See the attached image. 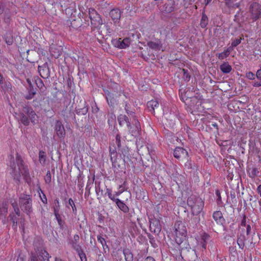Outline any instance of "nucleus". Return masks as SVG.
Wrapping results in <instances>:
<instances>
[{
	"instance_id": "obj_1",
	"label": "nucleus",
	"mask_w": 261,
	"mask_h": 261,
	"mask_svg": "<svg viewBox=\"0 0 261 261\" xmlns=\"http://www.w3.org/2000/svg\"><path fill=\"white\" fill-rule=\"evenodd\" d=\"M7 165L9 167L10 173L15 180L19 181L21 175L27 182H30L31 178L28 169L24 165L18 153L16 154L15 157L12 154L9 155L8 157Z\"/></svg>"
},
{
	"instance_id": "obj_2",
	"label": "nucleus",
	"mask_w": 261,
	"mask_h": 261,
	"mask_svg": "<svg viewBox=\"0 0 261 261\" xmlns=\"http://www.w3.org/2000/svg\"><path fill=\"white\" fill-rule=\"evenodd\" d=\"M173 229L176 243L178 245L181 244L186 238L187 230L185 225L181 221H176Z\"/></svg>"
},
{
	"instance_id": "obj_3",
	"label": "nucleus",
	"mask_w": 261,
	"mask_h": 261,
	"mask_svg": "<svg viewBox=\"0 0 261 261\" xmlns=\"http://www.w3.org/2000/svg\"><path fill=\"white\" fill-rule=\"evenodd\" d=\"M187 203L191 207L192 214L196 216L202 211L204 205L202 200L194 196H191L188 198Z\"/></svg>"
},
{
	"instance_id": "obj_4",
	"label": "nucleus",
	"mask_w": 261,
	"mask_h": 261,
	"mask_svg": "<svg viewBox=\"0 0 261 261\" xmlns=\"http://www.w3.org/2000/svg\"><path fill=\"white\" fill-rule=\"evenodd\" d=\"M118 121L120 125H123L126 123L129 132L133 136H137L139 133L140 129H141L140 125L138 121L134 119V125L135 127H132L130 123L128 120L127 117L124 115H120L118 117Z\"/></svg>"
},
{
	"instance_id": "obj_5",
	"label": "nucleus",
	"mask_w": 261,
	"mask_h": 261,
	"mask_svg": "<svg viewBox=\"0 0 261 261\" xmlns=\"http://www.w3.org/2000/svg\"><path fill=\"white\" fill-rule=\"evenodd\" d=\"M34 246L36 252L38 254V256L41 261H49L51 256L43 248L42 240L35 241L34 242Z\"/></svg>"
},
{
	"instance_id": "obj_6",
	"label": "nucleus",
	"mask_w": 261,
	"mask_h": 261,
	"mask_svg": "<svg viewBox=\"0 0 261 261\" xmlns=\"http://www.w3.org/2000/svg\"><path fill=\"white\" fill-rule=\"evenodd\" d=\"M19 205L21 210L29 214L32 210V199L30 195L22 194L19 197Z\"/></svg>"
},
{
	"instance_id": "obj_7",
	"label": "nucleus",
	"mask_w": 261,
	"mask_h": 261,
	"mask_svg": "<svg viewBox=\"0 0 261 261\" xmlns=\"http://www.w3.org/2000/svg\"><path fill=\"white\" fill-rule=\"evenodd\" d=\"M89 17L91 19V25L94 28H98L102 24V19L100 15L94 9H89Z\"/></svg>"
},
{
	"instance_id": "obj_8",
	"label": "nucleus",
	"mask_w": 261,
	"mask_h": 261,
	"mask_svg": "<svg viewBox=\"0 0 261 261\" xmlns=\"http://www.w3.org/2000/svg\"><path fill=\"white\" fill-rule=\"evenodd\" d=\"M250 12L252 19L254 21L261 17V5L257 3H253L250 6Z\"/></svg>"
},
{
	"instance_id": "obj_9",
	"label": "nucleus",
	"mask_w": 261,
	"mask_h": 261,
	"mask_svg": "<svg viewBox=\"0 0 261 261\" xmlns=\"http://www.w3.org/2000/svg\"><path fill=\"white\" fill-rule=\"evenodd\" d=\"M131 43V39L129 38H125L123 39L119 38L113 41L114 46L119 48H125L129 46Z\"/></svg>"
},
{
	"instance_id": "obj_10",
	"label": "nucleus",
	"mask_w": 261,
	"mask_h": 261,
	"mask_svg": "<svg viewBox=\"0 0 261 261\" xmlns=\"http://www.w3.org/2000/svg\"><path fill=\"white\" fill-rule=\"evenodd\" d=\"M10 112L11 113H14V115L17 118V119L22 123L24 125H28L30 123L29 120L28 118L25 116L24 113L22 111V113L18 114L17 112L15 111V109L12 108L10 109Z\"/></svg>"
},
{
	"instance_id": "obj_11",
	"label": "nucleus",
	"mask_w": 261,
	"mask_h": 261,
	"mask_svg": "<svg viewBox=\"0 0 261 261\" xmlns=\"http://www.w3.org/2000/svg\"><path fill=\"white\" fill-rule=\"evenodd\" d=\"M188 155L187 151L182 147H176L174 150V156L176 159H186Z\"/></svg>"
},
{
	"instance_id": "obj_12",
	"label": "nucleus",
	"mask_w": 261,
	"mask_h": 261,
	"mask_svg": "<svg viewBox=\"0 0 261 261\" xmlns=\"http://www.w3.org/2000/svg\"><path fill=\"white\" fill-rule=\"evenodd\" d=\"M38 71L40 76L43 79H47L50 76V71L47 63L39 66Z\"/></svg>"
},
{
	"instance_id": "obj_13",
	"label": "nucleus",
	"mask_w": 261,
	"mask_h": 261,
	"mask_svg": "<svg viewBox=\"0 0 261 261\" xmlns=\"http://www.w3.org/2000/svg\"><path fill=\"white\" fill-rule=\"evenodd\" d=\"M23 113L27 114L28 116L30 117V119L31 122L33 123H36V121L37 120V116L34 111L31 108L29 107H25L23 108L22 110Z\"/></svg>"
},
{
	"instance_id": "obj_14",
	"label": "nucleus",
	"mask_w": 261,
	"mask_h": 261,
	"mask_svg": "<svg viewBox=\"0 0 261 261\" xmlns=\"http://www.w3.org/2000/svg\"><path fill=\"white\" fill-rule=\"evenodd\" d=\"M55 130L57 136L59 138H64L65 135V130L63 125L60 121H57L55 125Z\"/></svg>"
},
{
	"instance_id": "obj_15",
	"label": "nucleus",
	"mask_w": 261,
	"mask_h": 261,
	"mask_svg": "<svg viewBox=\"0 0 261 261\" xmlns=\"http://www.w3.org/2000/svg\"><path fill=\"white\" fill-rule=\"evenodd\" d=\"M147 45L150 48L156 51L160 50H163V49L162 48V45L161 41L159 40L155 41H149L147 43Z\"/></svg>"
},
{
	"instance_id": "obj_16",
	"label": "nucleus",
	"mask_w": 261,
	"mask_h": 261,
	"mask_svg": "<svg viewBox=\"0 0 261 261\" xmlns=\"http://www.w3.org/2000/svg\"><path fill=\"white\" fill-rule=\"evenodd\" d=\"M174 9V1L167 0V2L165 3L164 5L163 6V8H162L161 9L162 10L165 11L166 13H170L173 11Z\"/></svg>"
},
{
	"instance_id": "obj_17",
	"label": "nucleus",
	"mask_w": 261,
	"mask_h": 261,
	"mask_svg": "<svg viewBox=\"0 0 261 261\" xmlns=\"http://www.w3.org/2000/svg\"><path fill=\"white\" fill-rule=\"evenodd\" d=\"M79 236L78 234H74L73 239L70 241V243L72 247L75 251H79L81 249V246L78 243L79 241Z\"/></svg>"
},
{
	"instance_id": "obj_18",
	"label": "nucleus",
	"mask_w": 261,
	"mask_h": 261,
	"mask_svg": "<svg viewBox=\"0 0 261 261\" xmlns=\"http://www.w3.org/2000/svg\"><path fill=\"white\" fill-rule=\"evenodd\" d=\"M110 16L114 22H117L120 18V11L118 9H112L110 12Z\"/></svg>"
},
{
	"instance_id": "obj_19",
	"label": "nucleus",
	"mask_w": 261,
	"mask_h": 261,
	"mask_svg": "<svg viewBox=\"0 0 261 261\" xmlns=\"http://www.w3.org/2000/svg\"><path fill=\"white\" fill-rule=\"evenodd\" d=\"M150 228L151 231L154 232H159L161 230V226L158 221L151 222L150 224Z\"/></svg>"
},
{
	"instance_id": "obj_20",
	"label": "nucleus",
	"mask_w": 261,
	"mask_h": 261,
	"mask_svg": "<svg viewBox=\"0 0 261 261\" xmlns=\"http://www.w3.org/2000/svg\"><path fill=\"white\" fill-rule=\"evenodd\" d=\"M213 216L217 223H220L221 224H223L224 219L222 217V214L220 211L215 212Z\"/></svg>"
},
{
	"instance_id": "obj_21",
	"label": "nucleus",
	"mask_w": 261,
	"mask_h": 261,
	"mask_svg": "<svg viewBox=\"0 0 261 261\" xmlns=\"http://www.w3.org/2000/svg\"><path fill=\"white\" fill-rule=\"evenodd\" d=\"M8 212V205L6 203L0 204V217L5 218Z\"/></svg>"
},
{
	"instance_id": "obj_22",
	"label": "nucleus",
	"mask_w": 261,
	"mask_h": 261,
	"mask_svg": "<svg viewBox=\"0 0 261 261\" xmlns=\"http://www.w3.org/2000/svg\"><path fill=\"white\" fill-rule=\"evenodd\" d=\"M147 106L149 111L154 112L155 108L158 107L159 103L156 100H151L147 102Z\"/></svg>"
},
{
	"instance_id": "obj_23",
	"label": "nucleus",
	"mask_w": 261,
	"mask_h": 261,
	"mask_svg": "<svg viewBox=\"0 0 261 261\" xmlns=\"http://www.w3.org/2000/svg\"><path fill=\"white\" fill-rule=\"evenodd\" d=\"M9 216L10 217V220L13 222V225H12L13 228L14 229H16L17 228L18 224L17 220H18L19 217H18L16 215H14L13 213L10 214Z\"/></svg>"
},
{
	"instance_id": "obj_24",
	"label": "nucleus",
	"mask_w": 261,
	"mask_h": 261,
	"mask_svg": "<svg viewBox=\"0 0 261 261\" xmlns=\"http://www.w3.org/2000/svg\"><path fill=\"white\" fill-rule=\"evenodd\" d=\"M123 254L126 261L133 260V255L129 249H124Z\"/></svg>"
},
{
	"instance_id": "obj_25",
	"label": "nucleus",
	"mask_w": 261,
	"mask_h": 261,
	"mask_svg": "<svg viewBox=\"0 0 261 261\" xmlns=\"http://www.w3.org/2000/svg\"><path fill=\"white\" fill-rule=\"evenodd\" d=\"M118 208L124 213L128 212V207L121 200L118 201L116 204Z\"/></svg>"
},
{
	"instance_id": "obj_26",
	"label": "nucleus",
	"mask_w": 261,
	"mask_h": 261,
	"mask_svg": "<svg viewBox=\"0 0 261 261\" xmlns=\"http://www.w3.org/2000/svg\"><path fill=\"white\" fill-rule=\"evenodd\" d=\"M207 23L208 18L205 14H203L200 21V25L201 28H204L206 27Z\"/></svg>"
},
{
	"instance_id": "obj_27",
	"label": "nucleus",
	"mask_w": 261,
	"mask_h": 261,
	"mask_svg": "<svg viewBox=\"0 0 261 261\" xmlns=\"http://www.w3.org/2000/svg\"><path fill=\"white\" fill-rule=\"evenodd\" d=\"M54 214L56 217V218L58 222V224L60 226L62 225V221L61 220V217L59 213V210L57 208H54Z\"/></svg>"
},
{
	"instance_id": "obj_28",
	"label": "nucleus",
	"mask_w": 261,
	"mask_h": 261,
	"mask_svg": "<svg viewBox=\"0 0 261 261\" xmlns=\"http://www.w3.org/2000/svg\"><path fill=\"white\" fill-rule=\"evenodd\" d=\"M35 82H36V84L37 86L40 90H44L45 86H44L43 81L40 79H37L36 80Z\"/></svg>"
},
{
	"instance_id": "obj_29",
	"label": "nucleus",
	"mask_w": 261,
	"mask_h": 261,
	"mask_svg": "<svg viewBox=\"0 0 261 261\" xmlns=\"http://www.w3.org/2000/svg\"><path fill=\"white\" fill-rule=\"evenodd\" d=\"M36 93V91L33 88H31L29 92V94L25 96V98L27 99H31L34 97Z\"/></svg>"
},
{
	"instance_id": "obj_30",
	"label": "nucleus",
	"mask_w": 261,
	"mask_h": 261,
	"mask_svg": "<svg viewBox=\"0 0 261 261\" xmlns=\"http://www.w3.org/2000/svg\"><path fill=\"white\" fill-rule=\"evenodd\" d=\"M76 252L78 253L81 261H87V258L85 254L84 253V252L82 251V248L80 249V250L79 251H76Z\"/></svg>"
},
{
	"instance_id": "obj_31",
	"label": "nucleus",
	"mask_w": 261,
	"mask_h": 261,
	"mask_svg": "<svg viewBox=\"0 0 261 261\" xmlns=\"http://www.w3.org/2000/svg\"><path fill=\"white\" fill-rule=\"evenodd\" d=\"M242 39V38L241 37H239L237 38L234 40H233V41L231 43L232 47H234L237 46V45H238L239 44H240L241 43Z\"/></svg>"
},
{
	"instance_id": "obj_32",
	"label": "nucleus",
	"mask_w": 261,
	"mask_h": 261,
	"mask_svg": "<svg viewBox=\"0 0 261 261\" xmlns=\"http://www.w3.org/2000/svg\"><path fill=\"white\" fill-rule=\"evenodd\" d=\"M39 161L41 164H44L45 162L46 158L45 153L43 151H40L39 154Z\"/></svg>"
},
{
	"instance_id": "obj_33",
	"label": "nucleus",
	"mask_w": 261,
	"mask_h": 261,
	"mask_svg": "<svg viewBox=\"0 0 261 261\" xmlns=\"http://www.w3.org/2000/svg\"><path fill=\"white\" fill-rule=\"evenodd\" d=\"M68 204L70 206H71L73 213L75 214L76 213V208L73 200L71 198L69 199Z\"/></svg>"
},
{
	"instance_id": "obj_34",
	"label": "nucleus",
	"mask_w": 261,
	"mask_h": 261,
	"mask_svg": "<svg viewBox=\"0 0 261 261\" xmlns=\"http://www.w3.org/2000/svg\"><path fill=\"white\" fill-rule=\"evenodd\" d=\"M220 69L224 73H228V64L227 63H223L221 65Z\"/></svg>"
},
{
	"instance_id": "obj_35",
	"label": "nucleus",
	"mask_w": 261,
	"mask_h": 261,
	"mask_svg": "<svg viewBox=\"0 0 261 261\" xmlns=\"http://www.w3.org/2000/svg\"><path fill=\"white\" fill-rule=\"evenodd\" d=\"M97 240L102 245V246H103V248L105 247V246H106L107 247H108L106 241L103 237H102L100 236H97Z\"/></svg>"
},
{
	"instance_id": "obj_36",
	"label": "nucleus",
	"mask_w": 261,
	"mask_h": 261,
	"mask_svg": "<svg viewBox=\"0 0 261 261\" xmlns=\"http://www.w3.org/2000/svg\"><path fill=\"white\" fill-rule=\"evenodd\" d=\"M12 205L13 206L14 211L15 213V215H16L18 217H19L20 216V211H19L18 207L17 206V203L14 202V203H13L12 204Z\"/></svg>"
},
{
	"instance_id": "obj_37",
	"label": "nucleus",
	"mask_w": 261,
	"mask_h": 261,
	"mask_svg": "<svg viewBox=\"0 0 261 261\" xmlns=\"http://www.w3.org/2000/svg\"><path fill=\"white\" fill-rule=\"evenodd\" d=\"M237 244L239 246V248L243 249L244 247V239L239 238L237 240Z\"/></svg>"
},
{
	"instance_id": "obj_38",
	"label": "nucleus",
	"mask_w": 261,
	"mask_h": 261,
	"mask_svg": "<svg viewBox=\"0 0 261 261\" xmlns=\"http://www.w3.org/2000/svg\"><path fill=\"white\" fill-rule=\"evenodd\" d=\"M248 97L246 95H244L242 97L239 98V99L238 100V101L241 103H245L248 101Z\"/></svg>"
},
{
	"instance_id": "obj_39",
	"label": "nucleus",
	"mask_w": 261,
	"mask_h": 261,
	"mask_svg": "<svg viewBox=\"0 0 261 261\" xmlns=\"http://www.w3.org/2000/svg\"><path fill=\"white\" fill-rule=\"evenodd\" d=\"M209 238V236L207 234H204L202 236V240H203V242L202 243V246L203 248H205L206 246V240H207Z\"/></svg>"
},
{
	"instance_id": "obj_40",
	"label": "nucleus",
	"mask_w": 261,
	"mask_h": 261,
	"mask_svg": "<svg viewBox=\"0 0 261 261\" xmlns=\"http://www.w3.org/2000/svg\"><path fill=\"white\" fill-rule=\"evenodd\" d=\"M45 182L47 183H49L51 181V174L49 171H48L45 177Z\"/></svg>"
},
{
	"instance_id": "obj_41",
	"label": "nucleus",
	"mask_w": 261,
	"mask_h": 261,
	"mask_svg": "<svg viewBox=\"0 0 261 261\" xmlns=\"http://www.w3.org/2000/svg\"><path fill=\"white\" fill-rule=\"evenodd\" d=\"M246 77L249 79L253 80L255 77V75L251 72V71H249V72L246 73Z\"/></svg>"
},
{
	"instance_id": "obj_42",
	"label": "nucleus",
	"mask_w": 261,
	"mask_h": 261,
	"mask_svg": "<svg viewBox=\"0 0 261 261\" xmlns=\"http://www.w3.org/2000/svg\"><path fill=\"white\" fill-rule=\"evenodd\" d=\"M106 194L108 195L109 198H112V197L114 195L113 194H112V189L109 188H107Z\"/></svg>"
},
{
	"instance_id": "obj_43",
	"label": "nucleus",
	"mask_w": 261,
	"mask_h": 261,
	"mask_svg": "<svg viewBox=\"0 0 261 261\" xmlns=\"http://www.w3.org/2000/svg\"><path fill=\"white\" fill-rule=\"evenodd\" d=\"M255 76L258 79L261 80V67L257 70Z\"/></svg>"
},
{
	"instance_id": "obj_44",
	"label": "nucleus",
	"mask_w": 261,
	"mask_h": 261,
	"mask_svg": "<svg viewBox=\"0 0 261 261\" xmlns=\"http://www.w3.org/2000/svg\"><path fill=\"white\" fill-rule=\"evenodd\" d=\"M111 94L110 93L108 94V95L106 96L107 102H108L109 105H110V103H111V105L112 106V100L111 99Z\"/></svg>"
},
{
	"instance_id": "obj_45",
	"label": "nucleus",
	"mask_w": 261,
	"mask_h": 261,
	"mask_svg": "<svg viewBox=\"0 0 261 261\" xmlns=\"http://www.w3.org/2000/svg\"><path fill=\"white\" fill-rule=\"evenodd\" d=\"M19 227L20 229H22V231H24V220L22 219H21V220H20Z\"/></svg>"
},
{
	"instance_id": "obj_46",
	"label": "nucleus",
	"mask_w": 261,
	"mask_h": 261,
	"mask_svg": "<svg viewBox=\"0 0 261 261\" xmlns=\"http://www.w3.org/2000/svg\"><path fill=\"white\" fill-rule=\"evenodd\" d=\"M4 19L5 22L8 23L10 22V16L8 15H6L5 16Z\"/></svg>"
},
{
	"instance_id": "obj_47",
	"label": "nucleus",
	"mask_w": 261,
	"mask_h": 261,
	"mask_svg": "<svg viewBox=\"0 0 261 261\" xmlns=\"http://www.w3.org/2000/svg\"><path fill=\"white\" fill-rule=\"evenodd\" d=\"M115 196H116L114 195L112 197V198H110V199L111 200H112L113 201L115 202L116 203V204H117L118 202V201H119L120 200L119 199H118V198H115Z\"/></svg>"
},
{
	"instance_id": "obj_48",
	"label": "nucleus",
	"mask_w": 261,
	"mask_h": 261,
	"mask_svg": "<svg viewBox=\"0 0 261 261\" xmlns=\"http://www.w3.org/2000/svg\"><path fill=\"white\" fill-rule=\"evenodd\" d=\"M120 136L119 135H117L116 137V142L118 146H120Z\"/></svg>"
},
{
	"instance_id": "obj_49",
	"label": "nucleus",
	"mask_w": 261,
	"mask_h": 261,
	"mask_svg": "<svg viewBox=\"0 0 261 261\" xmlns=\"http://www.w3.org/2000/svg\"><path fill=\"white\" fill-rule=\"evenodd\" d=\"M253 85L254 86V87H260L261 86V80L260 81H257V82H255L254 83V84H253Z\"/></svg>"
},
{
	"instance_id": "obj_50",
	"label": "nucleus",
	"mask_w": 261,
	"mask_h": 261,
	"mask_svg": "<svg viewBox=\"0 0 261 261\" xmlns=\"http://www.w3.org/2000/svg\"><path fill=\"white\" fill-rule=\"evenodd\" d=\"M216 194L217 197H218L217 200L218 201H220V200H221L220 193L218 190H216Z\"/></svg>"
},
{
	"instance_id": "obj_51",
	"label": "nucleus",
	"mask_w": 261,
	"mask_h": 261,
	"mask_svg": "<svg viewBox=\"0 0 261 261\" xmlns=\"http://www.w3.org/2000/svg\"><path fill=\"white\" fill-rule=\"evenodd\" d=\"M251 229V226L249 225H247V227H246V234H248V235L249 234Z\"/></svg>"
},
{
	"instance_id": "obj_52",
	"label": "nucleus",
	"mask_w": 261,
	"mask_h": 261,
	"mask_svg": "<svg viewBox=\"0 0 261 261\" xmlns=\"http://www.w3.org/2000/svg\"><path fill=\"white\" fill-rule=\"evenodd\" d=\"M43 197H42L41 196H40L42 201L44 203H47V198L44 194L43 195Z\"/></svg>"
},
{
	"instance_id": "obj_53",
	"label": "nucleus",
	"mask_w": 261,
	"mask_h": 261,
	"mask_svg": "<svg viewBox=\"0 0 261 261\" xmlns=\"http://www.w3.org/2000/svg\"><path fill=\"white\" fill-rule=\"evenodd\" d=\"M257 192L261 197V184L259 185L257 188Z\"/></svg>"
},
{
	"instance_id": "obj_54",
	"label": "nucleus",
	"mask_w": 261,
	"mask_h": 261,
	"mask_svg": "<svg viewBox=\"0 0 261 261\" xmlns=\"http://www.w3.org/2000/svg\"><path fill=\"white\" fill-rule=\"evenodd\" d=\"M6 42L9 45L12 44V43L13 42V39L12 38H10L9 39H6Z\"/></svg>"
},
{
	"instance_id": "obj_55",
	"label": "nucleus",
	"mask_w": 261,
	"mask_h": 261,
	"mask_svg": "<svg viewBox=\"0 0 261 261\" xmlns=\"http://www.w3.org/2000/svg\"><path fill=\"white\" fill-rule=\"evenodd\" d=\"M194 223L197 224L199 221V218L197 217H195L193 219Z\"/></svg>"
},
{
	"instance_id": "obj_56",
	"label": "nucleus",
	"mask_w": 261,
	"mask_h": 261,
	"mask_svg": "<svg viewBox=\"0 0 261 261\" xmlns=\"http://www.w3.org/2000/svg\"><path fill=\"white\" fill-rule=\"evenodd\" d=\"M123 191V190H121L118 192H115V194L114 195H115L116 196H119L120 194H121V193H122Z\"/></svg>"
},
{
	"instance_id": "obj_57",
	"label": "nucleus",
	"mask_w": 261,
	"mask_h": 261,
	"mask_svg": "<svg viewBox=\"0 0 261 261\" xmlns=\"http://www.w3.org/2000/svg\"><path fill=\"white\" fill-rule=\"evenodd\" d=\"M4 10L3 5L0 2V14H2Z\"/></svg>"
},
{
	"instance_id": "obj_58",
	"label": "nucleus",
	"mask_w": 261,
	"mask_h": 261,
	"mask_svg": "<svg viewBox=\"0 0 261 261\" xmlns=\"http://www.w3.org/2000/svg\"><path fill=\"white\" fill-rule=\"evenodd\" d=\"M144 261H155V260L152 257L148 256L145 258Z\"/></svg>"
},
{
	"instance_id": "obj_59",
	"label": "nucleus",
	"mask_w": 261,
	"mask_h": 261,
	"mask_svg": "<svg viewBox=\"0 0 261 261\" xmlns=\"http://www.w3.org/2000/svg\"><path fill=\"white\" fill-rule=\"evenodd\" d=\"M31 261H38L37 257L35 256V254L33 255L32 254Z\"/></svg>"
},
{
	"instance_id": "obj_60",
	"label": "nucleus",
	"mask_w": 261,
	"mask_h": 261,
	"mask_svg": "<svg viewBox=\"0 0 261 261\" xmlns=\"http://www.w3.org/2000/svg\"><path fill=\"white\" fill-rule=\"evenodd\" d=\"M227 51H226L225 53L220 54L219 55V58H223L224 57H227Z\"/></svg>"
},
{
	"instance_id": "obj_61",
	"label": "nucleus",
	"mask_w": 261,
	"mask_h": 261,
	"mask_svg": "<svg viewBox=\"0 0 261 261\" xmlns=\"http://www.w3.org/2000/svg\"><path fill=\"white\" fill-rule=\"evenodd\" d=\"M17 261H25V260H24V258L23 256H22L21 255H19Z\"/></svg>"
},
{
	"instance_id": "obj_62",
	"label": "nucleus",
	"mask_w": 261,
	"mask_h": 261,
	"mask_svg": "<svg viewBox=\"0 0 261 261\" xmlns=\"http://www.w3.org/2000/svg\"><path fill=\"white\" fill-rule=\"evenodd\" d=\"M246 225V219L245 217H244V219H243L242 222H241V225L245 226Z\"/></svg>"
},
{
	"instance_id": "obj_63",
	"label": "nucleus",
	"mask_w": 261,
	"mask_h": 261,
	"mask_svg": "<svg viewBox=\"0 0 261 261\" xmlns=\"http://www.w3.org/2000/svg\"><path fill=\"white\" fill-rule=\"evenodd\" d=\"M3 76L0 73V84H2L3 83Z\"/></svg>"
},
{
	"instance_id": "obj_64",
	"label": "nucleus",
	"mask_w": 261,
	"mask_h": 261,
	"mask_svg": "<svg viewBox=\"0 0 261 261\" xmlns=\"http://www.w3.org/2000/svg\"><path fill=\"white\" fill-rule=\"evenodd\" d=\"M256 171V169L255 168H254L253 169V172H254V175H255Z\"/></svg>"
}]
</instances>
